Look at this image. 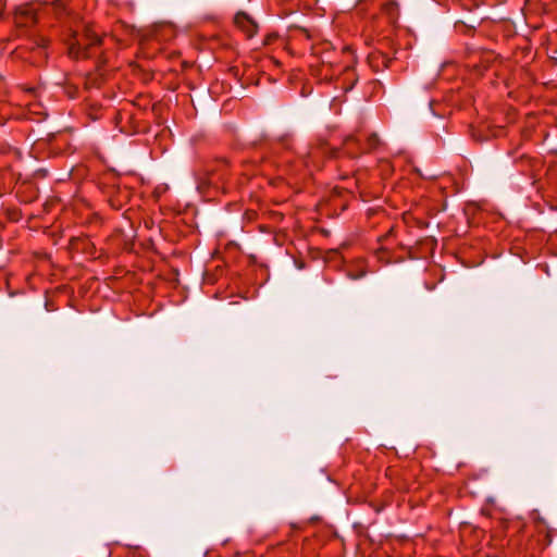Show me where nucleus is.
I'll list each match as a JSON object with an SVG mask.
<instances>
[{
	"label": "nucleus",
	"instance_id": "obj_6",
	"mask_svg": "<svg viewBox=\"0 0 557 557\" xmlns=\"http://www.w3.org/2000/svg\"><path fill=\"white\" fill-rule=\"evenodd\" d=\"M352 137H348L346 144H348L349 140H352Z\"/></svg>",
	"mask_w": 557,
	"mask_h": 557
},
{
	"label": "nucleus",
	"instance_id": "obj_5",
	"mask_svg": "<svg viewBox=\"0 0 557 557\" xmlns=\"http://www.w3.org/2000/svg\"><path fill=\"white\" fill-rule=\"evenodd\" d=\"M55 7H57V8L61 7V2H57V3H55Z\"/></svg>",
	"mask_w": 557,
	"mask_h": 557
},
{
	"label": "nucleus",
	"instance_id": "obj_1",
	"mask_svg": "<svg viewBox=\"0 0 557 557\" xmlns=\"http://www.w3.org/2000/svg\"><path fill=\"white\" fill-rule=\"evenodd\" d=\"M100 41V37L96 30L90 26H85L84 34L79 36L74 34V38L69 44V52L74 58L88 57L85 49L89 46L98 45Z\"/></svg>",
	"mask_w": 557,
	"mask_h": 557
},
{
	"label": "nucleus",
	"instance_id": "obj_4",
	"mask_svg": "<svg viewBox=\"0 0 557 557\" xmlns=\"http://www.w3.org/2000/svg\"><path fill=\"white\" fill-rule=\"evenodd\" d=\"M379 137L375 134H372L368 137V149H374L379 145Z\"/></svg>",
	"mask_w": 557,
	"mask_h": 557
},
{
	"label": "nucleus",
	"instance_id": "obj_2",
	"mask_svg": "<svg viewBox=\"0 0 557 557\" xmlns=\"http://www.w3.org/2000/svg\"><path fill=\"white\" fill-rule=\"evenodd\" d=\"M37 8L34 4H25L17 9L15 23L20 27H28L37 21Z\"/></svg>",
	"mask_w": 557,
	"mask_h": 557
},
{
	"label": "nucleus",
	"instance_id": "obj_3",
	"mask_svg": "<svg viewBox=\"0 0 557 557\" xmlns=\"http://www.w3.org/2000/svg\"><path fill=\"white\" fill-rule=\"evenodd\" d=\"M234 21L237 27H239L247 37L250 38L257 33V24L246 13H237Z\"/></svg>",
	"mask_w": 557,
	"mask_h": 557
}]
</instances>
